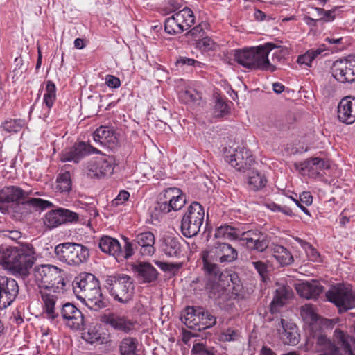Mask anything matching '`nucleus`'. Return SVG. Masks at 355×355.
Here are the masks:
<instances>
[{
	"label": "nucleus",
	"mask_w": 355,
	"mask_h": 355,
	"mask_svg": "<svg viewBox=\"0 0 355 355\" xmlns=\"http://www.w3.org/2000/svg\"><path fill=\"white\" fill-rule=\"evenodd\" d=\"M73 292L90 310L105 308L107 301L103 295L98 279L92 273H81L73 282Z\"/></svg>",
	"instance_id": "obj_1"
},
{
	"label": "nucleus",
	"mask_w": 355,
	"mask_h": 355,
	"mask_svg": "<svg viewBox=\"0 0 355 355\" xmlns=\"http://www.w3.org/2000/svg\"><path fill=\"white\" fill-rule=\"evenodd\" d=\"M272 49V43L268 42L250 49L236 50L234 59L247 69L273 71L275 67L268 59V55Z\"/></svg>",
	"instance_id": "obj_2"
},
{
	"label": "nucleus",
	"mask_w": 355,
	"mask_h": 355,
	"mask_svg": "<svg viewBox=\"0 0 355 355\" xmlns=\"http://www.w3.org/2000/svg\"><path fill=\"white\" fill-rule=\"evenodd\" d=\"M353 329L355 334V321ZM334 337L340 347H336L324 335L317 336L315 351L320 352L319 355H355V339L338 329L334 331Z\"/></svg>",
	"instance_id": "obj_3"
},
{
	"label": "nucleus",
	"mask_w": 355,
	"mask_h": 355,
	"mask_svg": "<svg viewBox=\"0 0 355 355\" xmlns=\"http://www.w3.org/2000/svg\"><path fill=\"white\" fill-rule=\"evenodd\" d=\"M33 279L41 290L64 292L66 286L64 271L53 265H39L33 269Z\"/></svg>",
	"instance_id": "obj_4"
},
{
	"label": "nucleus",
	"mask_w": 355,
	"mask_h": 355,
	"mask_svg": "<svg viewBox=\"0 0 355 355\" xmlns=\"http://www.w3.org/2000/svg\"><path fill=\"white\" fill-rule=\"evenodd\" d=\"M237 251L230 244L216 243L208 250L202 253L204 269L207 273L218 275L219 268L216 262L229 263L236 259Z\"/></svg>",
	"instance_id": "obj_5"
},
{
	"label": "nucleus",
	"mask_w": 355,
	"mask_h": 355,
	"mask_svg": "<svg viewBox=\"0 0 355 355\" xmlns=\"http://www.w3.org/2000/svg\"><path fill=\"white\" fill-rule=\"evenodd\" d=\"M207 274L209 279L206 284V290L211 298H220L227 295V293L230 291L232 294L237 295L241 290V285L236 282H239L237 277L224 275L220 272V270H218L217 275L214 272Z\"/></svg>",
	"instance_id": "obj_6"
},
{
	"label": "nucleus",
	"mask_w": 355,
	"mask_h": 355,
	"mask_svg": "<svg viewBox=\"0 0 355 355\" xmlns=\"http://www.w3.org/2000/svg\"><path fill=\"white\" fill-rule=\"evenodd\" d=\"M105 287L115 300L122 304L132 299L135 288L131 277L125 274L107 276Z\"/></svg>",
	"instance_id": "obj_7"
},
{
	"label": "nucleus",
	"mask_w": 355,
	"mask_h": 355,
	"mask_svg": "<svg viewBox=\"0 0 355 355\" xmlns=\"http://www.w3.org/2000/svg\"><path fill=\"white\" fill-rule=\"evenodd\" d=\"M55 258L69 266H77L87 261L89 252L87 247L76 243H63L54 249Z\"/></svg>",
	"instance_id": "obj_8"
},
{
	"label": "nucleus",
	"mask_w": 355,
	"mask_h": 355,
	"mask_svg": "<svg viewBox=\"0 0 355 355\" xmlns=\"http://www.w3.org/2000/svg\"><path fill=\"white\" fill-rule=\"evenodd\" d=\"M205 210L198 202H193L185 211L181 221V231L186 237L198 234L204 222Z\"/></svg>",
	"instance_id": "obj_9"
},
{
	"label": "nucleus",
	"mask_w": 355,
	"mask_h": 355,
	"mask_svg": "<svg viewBox=\"0 0 355 355\" xmlns=\"http://www.w3.org/2000/svg\"><path fill=\"white\" fill-rule=\"evenodd\" d=\"M326 297L338 308L339 313L355 308V292L349 284H337L331 286Z\"/></svg>",
	"instance_id": "obj_10"
},
{
	"label": "nucleus",
	"mask_w": 355,
	"mask_h": 355,
	"mask_svg": "<svg viewBox=\"0 0 355 355\" xmlns=\"http://www.w3.org/2000/svg\"><path fill=\"white\" fill-rule=\"evenodd\" d=\"M186 204V197L178 187H169L158 196L155 209L162 214L180 210Z\"/></svg>",
	"instance_id": "obj_11"
},
{
	"label": "nucleus",
	"mask_w": 355,
	"mask_h": 355,
	"mask_svg": "<svg viewBox=\"0 0 355 355\" xmlns=\"http://www.w3.org/2000/svg\"><path fill=\"white\" fill-rule=\"evenodd\" d=\"M182 322L189 328L205 329L216 323V318L202 307L187 306L181 316Z\"/></svg>",
	"instance_id": "obj_12"
},
{
	"label": "nucleus",
	"mask_w": 355,
	"mask_h": 355,
	"mask_svg": "<svg viewBox=\"0 0 355 355\" xmlns=\"http://www.w3.org/2000/svg\"><path fill=\"white\" fill-rule=\"evenodd\" d=\"M195 20L193 11L185 7L165 19V31L170 35L181 33L190 28L194 24Z\"/></svg>",
	"instance_id": "obj_13"
},
{
	"label": "nucleus",
	"mask_w": 355,
	"mask_h": 355,
	"mask_svg": "<svg viewBox=\"0 0 355 355\" xmlns=\"http://www.w3.org/2000/svg\"><path fill=\"white\" fill-rule=\"evenodd\" d=\"M295 168L302 175L316 179L323 177L325 171L329 168V164L324 159L312 157L304 162L295 163Z\"/></svg>",
	"instance_id": "obj_14"
},
{
	"label": "nucleus",
	"mask_w": 355,
	"mask_h": 355,
	"mask_svg": "<svg viewBox=\"0 0 355 355\" xmlns=\"http://www.w3.org/2000/svg\"><path fill=\"white\" fill-rule=\"evenodd\" d=\"M332 76L340 83L355 81V55L335 61L331 67Z\"/></svg>",
	"instance_id": "obj_15"
},
{
	"label": "nucleus",
	"mask_w": 355,
	"mask_h": 355,
	"mask_svg": "<svg viewBox=\"0 0 355 355\" xmlns=\"http://www.w3.org/2000/svg\"><path fill=\"white\" fill-rule=\"evenodd\" d=\"M60 316L63 324L73 330L83 329L85 320L81 311L73 304L67 302L62 305L59 317Z\"/></svg>",
	"instance_id": "obj_16"
},
{
	"label": "nucleus",
	"mask_w": 355,
	"mask_h": 355,
	"mask_svg": "<svg viewBox=\"0 0 355 355\" xmlns=\"http://www.w3.org/2000/svg\"><path fill=\"white\" fill-rule=\"evenodd\" d=\"M13 257L12 269L22 275H26L34 263L33 248L28 245L17 246L14 250Z\"/></svg>",
	"instance_id": "obj_17"
},
{
	"label": "nucleus",
	"mask_w": 355,
	"mask_h": 355,
	"mask_svg": "<svg viewBox=\"0 0 355 355\" xmlns=\"http://www.w3.org/2000/svg\"><path fill=\"white\" fill-rule=\"evenodd\" d=\"M115 162L112 156L91 160L87 165V174L92 178H101L113 173Z\"/></svg>",
	"instance_id": "obj_18"
},
{
	"label": "nucleus",
	"mask_w": 355,
	"mask_h": 355,
	"mask_svg": "<svg viewBox=\"0 0 355 355\" xmlns=\"http://www.w3.org/2000/svg\"><path fill=\"white\" fill-rule=\"evenodd\" d=\"M19 293V286L16 280L6 276L0 277V309L10 306Z\"/></svg>",
	"instance_id": "obj_19"
},
{
	"label": "nucleus",
	"mask_w": 355,
	"mask_h": 355,
	"mask_svg": "<svg viewBox=\"0 0 355 355\" xmlns=\"http://www.w3.org/2000/svg\"><path fill=\"white\" fill-rule=\"evenodd\" d=\"M241 245H245L250 250L263 252L270 243L269 239L265 234L257 231L250 230L242 233L239 237Z\"/></svg>",
	"instance_id": "obj_20"
},
{
	"label": "nucleus",
	"mask_w": 355,
	"mask_h": 355,
	"mask_svg": "<svg viewBox=\"0 0 355 355\" xmlns=\"http://www.w3.org/2000/svg\"><path fill=\"white\" fill-rule=\"evenodd\" d=\"M62 293L63 292H57L55 290L40 291L43 314L48 320L53 321L59 318V311L56 310V304Z\"/></svg>",
	"instance_id": "obj_21"
},
{
	"label": "nucleus",
	"mask_w": 355,
	"mask_h": 355,
	"mask_svg": "<svg viewBox=\"0 0 355 355\" xmlns=\"http://www.w3.org/2000/svg\"><path fill=\"white\" fill-rule=\"evenodd\" d=\"M100 150L89 144L79 142L76 144L70 150L62 153L61 161L73 162L78 163L80 159L91 154H98Z\"/></svg>",
	"instance_id": "obj_22"
},
{
	"label": "nucleus",
	"mask_w": 355,
	"mask_h": 355,
	"mask_svg": "<svg viewBox=\"0 0 355 355\" xmlns=\"http://www.w3.org/2000/svg\"><path fill=\"white\" fill-rule=\"evenodd\" d=\"M225 160L238 171L248 169L254 163L251 152L245 148H236L232 154L226 156Z\"/></svg>",
	"instance_id": "obj_23"
},
{
	"label": "nucleus",
	"mask_w": 355,
	"mask_h": 355,
	"mask_svg": "<svg viewBox=\"0 0 355 355\" xmlns=\"http://www.w3.org/2000/svg\"><path fill=\"white\" fill-rule=\"evenodd\" d=\"M93 139L101 146L114 148L119 144L118 134L112 127L101 125L93 132Z\"/></svg>",
	"instance_id": "obj_24"
},
{
	"label": "nucleus",
	"mask_w": 355,
	"mask_h": 355,
	"mask_svg": "<svg viewBox=\"0 0 355 355\" xmlns=\"http://www.w3.org/2000/svg\"><path fill=\"white\" fill-rule=\"evenodd\" d=\"M338 119L343 123L352 124L355 122V98L346 96L338 105Z\"/></svg>",
	"instance_id": "obj_25"
},
{
	"label": "nucleus",
	"mask_w": 355,
	"mask_h": 355,
	"mask_svg": "<svg viewBox=\"0 0 355 355\" xmlns=\"http://www.w3.org/2000/svg\"><path fill=\"white\" fill-rule=\"evenodd\" d=\"M102 322L110 325L114 329L128 332L133 329L134 322L126 317L110 313L102 317Z\"/></svg>",
	"instance_id": "obj_26"
},
{
	"label": "nucleus",
	"mask_w": 355,
	"mask_h": 355,
	"mask_svg": "<svg viewBox=\"0 0 355 355\" xmlns=\"http://www.w3.org/2000/svg\"><path fill=\"white\" fill-rule=\"evenodd\" d=\"M155 236L150 232L138 234L134 241L139 248V252L143 256H151L155 252Z\"/></svg>",
	"instance_id": "obj_27"
},
{
	"label": "nucleus",
	"mask_w": 355,
	"mask_h": 355,
	"mask_svg": "<svg viewBox=\"0 0 355 355\" xmlns=\"http://www.w3.org/2000/svg\"><path fill=\"white\" fill-rule=\"evenodd\" d=\"M280 324L281 327L278 329V331L283 342L287 345H297L300 340V336L296 325L286 322L284 319H281Z\"/></svg>",
	"instance_id": "obj_28"
},
{
	"label": "nucleus",
	"mask_w": 355,
	"mask_h": 355,
	"mask_svg": "<svg viewBox=\"0 0 355 355\" xmlns=\"http://www.w3.org/2000/svg\"><path fill=\"white\" fill-rule=\"evenodd\" d=\"M296 291L304 298L315 299L323 291V287L316 281L306 282L297 284Z\"/></svg>",
	"instance_id": "obj_29"
},
{
	"label": "nucleus",
	"mask_w": 355,
	"mask_h": 355,
	"mask_svg": "<svg viewBox=\"0 0 355 355\" xmlns=\"http://www.w3.org/2000/svg\"><path fill=\"white\" fill-rule=\"evenodd\" d=\"M132 270L145 282H151L157 279L156 268L148 263H139L137 265H134Z\"/></svg>",
	"instance_id": "obj_30"
},
{
	"label": "nucleus",
	"mask_w": 355,
	"mask_h": 355,
	"mask_svg": "<svg viewBox=\"0 0 355 355\" xmlns=\"http://www.w3.org/2000/svg\"><path fill=\"white\" fill-rule=\"evenodd\" d=\"M98 246L102 252L114 256L116 259L120 254V243L116 239L108 236L101 237Z\"/></svg>",
	"instance_id": "obj_31"
},
{
	"label": "nucleus",
	"mask_w": 355,
	"mask_h": 355,
	"mask_svg": "<svg viewBox=\"0 0 355 355\" xmlns=\"http://www.w3.org/2000/svg\"><path fill=\"white\" fill-rule=\"evenodd\" d=\"M300 314L304 321L310 326L311 329H317L320 327V318L312 305L306 304L301 306Z\"/></svg>",
	"instance_id": "obj_32"
},
{
	"label": "nucleus",
	"mask_w": 355,
	"mask_h": 355,
	"mask_svg": "<svg viewBox=\"0 0 355 355\" xmlns=\"http://www.w3.org/2000/svg\"><path fill=\"white\" fill-rule=\"evenodd\" d=\"M162 250L169 257H178L182 252L179 239L173 236H166L164 239Z\"/></svg>",
	"instance_id": "obj_33"
},
{
	"label": "nucleus",
	"mask_w": 355,
	"mask_h": 355,
	"mask_svg": "<svg viewBox=\"0 0 355 355\" xmlns=\"http://www.w3.org/2000/svg\"><path fill=\"white\" fill-rule=\"evenodd\" d=\"M292 295L291 289L286 286H280L276 289V294L271 302L270 309L272 313L277 312L279 308L282 306L286 300Z\"/></svg>",
	"instance_id": "obj_34"
},
{
	"label": "nucleus",
	"mask_w": 355,
	"mask_h": 355,
	"mask_svg": "<svg viewBox=\"0 0 355 355\" xmlns=\"http://www.w3.org/2000/svg\"><path fill=\"white\" fill-rule=\"evenodd\" d=\"M24 194V191L18 187H5L0 191V201L2 202H15L21 199Z\"/></svg>",
	"instance_id": "obj_35"
},
{
	"label": "nucleus",
	"mask_w": 355,
	"mask_h": 355,
	"mask_svg": "<svg viewBox=\"0 0 355 355\" xmlns=\"http://www.w3.org/2000/svg\"><path fill=\"white\" fill-rule=\"evenodd\" d=\"M272 254L281 266L289 265L293 261V257L291 252L280 245L272 246Z\"/></svg>",
	"instance_id": "obj_36"
},
{
	"label": "nucleus",
	"mask_w": 355,
	"mask_h": 355,
	"mask_svg": "<svg viewBox=\"0 0 355 355\" xmlns=\"http://www.w3.org/2000/svg\"><path fill=\"white\" fill-rule=\"evenodd\" d=\"M71 178L69 171L58 173L55 181V190L60 193H69L71 190Z\"/></svg>",
	"instance_id": "obj_37"
},
{
	"label": "nucleus",
	"mask_w": 355,
	"mask_h": 355,
	"mask_svg": "<svg viewBox=\"0 0 355 355\" xmlns=\"http://www.w3.org/2000/svg\"><path fill=\"white\" fill-rule=\"evenodd\" d=\"M296 241L304 250L308 259L313 262L321 263L323 261V257L320 253L311 243L297 238Z\"/></svg>",
	"instance_id": "obj_38"
},
{
	"label": "nucleus",
	"mask_w": 355,
	"mask_h": 355,
	"mask_svg": "<svg viewBox=\"0 0 355 355\" xmlns=\"http://www.w3.org/2000/svg\"><path fill=\"white\" fill-rule=\"evenodd\" d=\"M44 226L51 230L62 224V218L61 217L60 209H57L48 211L43 218Z\"/></svg>",
	"instance_id": "obj_39"
},
{
	"label": "nucleus",
	"mask_w": 355,
	"mask_h": 355,
	"mask_svg": "<svg viewBox=\"0 0 355 355\" xmlns=\"http://www.w3.org/2000/svg\"><path fill=\"white\" fill-rule=\"evenodd\" d=\"M138 341L136 338L127 337L123 338L119 345L121 355H139L137 353Z\"/></svg>",
	"instance_id": "obj_40"
},
{
	"label": "nucleus",
	"mask_w": 355,
	"mask_h": 355,
	"mask_svg": "<svg viewBox=\"0 0 355 355\" xmlns=\"http://www.w3.org/2000/svg\"><path fill=\"white\" fill-rule=\"evenodd\" d=\"M248 182L252 190L258 191L266 186L267 180L262 173L253 171L248 175Z\"/></svg>",
	"instance_id": "obj_41"
},
{
	"label": "nucleus",
	"mask_w": 355,
	"mask_h": 355,
	"mask_svg": "<svg viewBox=\"0 0 355 355\" xmlns=\"http://www.w3.org/2000/svg\"><path fill=\"white\" fill-rule=\"evenodd\" d=\"M15 247L0 246V263L12 269L14 263V250Z\"/></svg>",
	"instance_id": "obj_42"
},
{
	"label": "nucleus",
	"mask_w": 355,
	"mask_h": 355,
	"mask_svg": "<svg viewBox=\"0 0 355 355\" xmlns=\"http://www.w3.org/2000/svg\"><path fill=\"white\" fill-rule=\"evenodd\" d=\"M215 236L218 239H224L227 240L239 239L240 236L238 234L235 228L229 226H220L216 230Z\"/></svg>",
	"instance_id": "obj_43"
},
{
	"label": "nucleus",
	"mask_w": 355,
	"mask_h": 355,
	"mask_svg": "<svg viewBox=\"0 0 355 355\" xmlns=\"http://www.w3.org/2000/svg\"><path fill=\"white\" fill-rule=\"evenodd\" d=\"M178 93L180 99L187 104L196 103L201 98L200 94L191 87L178 90Z\"/></svg>",
	"instance_id": "obj_44"
},
{
	"label": "nucleus",
	"mask_w": 355,
	"mask_h": 355,
	"mask_svg": "<svg viewBox=\"0 0 355 355\" xmlns=\"http://www.w3.org/2000/svg\"><path fill=\"white\" fill-rule=\"evenodd\" d=\"M123 239L124 241L123 250L120 245V254H119L118 260L128 259L134 254L135 250L138 248L134 241H130L127 237H123Z\"/></svg>",
	"instance_id": "obj_45"
},
{
	"label": "nucleus",
	"mask_w": 355,
	"mask_h": 355,
	"mask_svg": "<svg viewBox=\"0 0 355 355\" xmlns=\"http://www.w3.org/2000/svg\"><path fill=\"white\" fill-rule=\"evenodd\" d=\"M56 87L53 83L48 81L46 86L43 102L48 107H53L56 98Z\"/></svg>",
	"instance_id": "obj_46"
},
{
	"label": "nucleus",
	"mask_w": 355,
	"mask_h": 355,
	"mask_svg": "<svg viewBox=\"0 0 355 355\" xmlns=\"http://www.w3.org/2000/svg\"><path fill=\"white\" fill-rule=\"evenodd\" d=\"M206 28H207V24L205 22L200 23L190 30L187 35L195 43L198 42V39H201L206 35L205 31Z\"/></svg>",
	"instance_id": "obj_47"
},
{
	"label": "nucleus",
	"mask_w": 355,
	"mask_h": 355,
	"mask_svg": "<svg viewBox=\"0 0 355 355\" xmlns=\"http://www.w3.org/2000/svg\"><path fill=\"white\" fill-rule=\"evenodd\" d=\"M24 125V123L21 119H9L2 123L1 128L3 130L12 133L19 132Z\"/></svg>",
	"instance_id": "obj_48"
},
{
	"label": "nucleus",
	"mask_w": 355,
	"mask_h": 355,
	"mask_svg": "<svg viewBox=\"0 0 355 355\" xmlns=\"http://www.w3.org/2000/svg\"><path fill=\"white\" fill-rule=\"evenodd\" d=\"M196 48L201 51H209L214 50L216 46L215 42L208 36L205 35L201 39H198V42L193 43Z\"/></svg>",
	"instance_id": "obj_49"
},
{
	"label": "nucleus",
	"mask_w": 355,
	"mask_h": 355,
	"mask_svg": "<svg viewBox=\"0 0 355 355\" xmlns=\"http://www.w3.org/2000/svg\"><path fill=\"white\" fill-rule=\"evenodd\" d=\"M26 205L32 206L33 207L44 210L48 207L53 206V204L41 198H31L26 201L24 203Z\"/></svg>",
	"instance_id": "obj_50"
},
{
	"label": "nucleus",
	"mask_w": 355,
	"mask_h": 355,
	"mask_svg": "<svg viewBox=\"0 0 355 355\" xmlns=\"http://www.w3.org/2000/svg\"><path fill=\"white\" fill-rule=\"evenodd\" d=\"M61 217L62 218V224L65 223L77 222L79 218V214L67 209L59 208Z\"/></svg>",
	"instance_id": "obj_51"
},
{
	"label": "nucleus",
	"mask_w": 355,
	"mask_h": 355,
	"mask_svg": "<svg viewBox=\"0 0 355 355\" xmlns=\"http://www.w3.org/2000/svg\"><path fill=\"white\" fill-rule=\"evenodd\" d=\"M239 337V331L232 329H227L219 335L220 340L224 342L235 341L237 340Z\"/></svg>",
	"instance_id": "obj_52"
},
{
	"label": "nucleus",
	"mask_w": 355,
	"mask_h": 355,
	"mask_svg": "<svg viewBox=\"0 0 355 355\" xmlns=\"http://www.w3.org/2000/svg\"><path fill=\"white\" fill-rule=\"evenodd\" d=\"M272 44L273 46L272 51H274L272 55V61L274 63L280 62L282 60L285 59L286 56L288 55V51L286 48L276 46L272 43Z\"/></svg>",
	"instance_id": "obj_53"
},
{
	"label": "nucleus",
	"mask_w": 355,
	"mask_h": 355,
	"mask_svg": "<svg viewBox=\"0 0 355 355\" xmlns=\"http://www.w3.org/2000/svg\"><path fill=\"white\" fill-rule=\"evenodd\" d=\"M214 114L217 117H220L228 112V106L220 98L216 99L214 105Z\"/></svg>",
	"instance_id": "obj_54"
},
{
	"label": "nucleus",
	"mask_w": 355,
	"mask_h": 355,
	"mask_svg": "<svg viewBox=\"0 0 355 355\" xmlns=\"http://www.w3.org/2000/svg\"><path fill=\"white\" fill-rule=\"evenodd\" d=\"M252 264L254 267L255 270L257 271L261 279L265 281L267 275H268V266L267 265L261 261H253Z\"/></svg>",
	"instance_id": "obj_55"
},
{
	"label": "nucleus",
	"mask_w": 355,
	"mask_h": 355,
	"mask_svg": "<svg viewBox=\"0 0 355 355\" xmlns=\"http://www.w3.org/2000/svg\"><path fill=\"white\" fill-rule=\"evenodd\" d=\"M338 7H334L331 10H325L323 17L319 18L320 21H322L324 22H331L333 21L336 16V12L338 10Z\"/></svg>",
	"instance_id": "obj_56"
},
{
	"label": "nucleus",
	"mask_w": 355,
	"mask_h": 355,
	"mask_svg": "<svg viewBox=\"0 0 355 355\" xmlns=\"http://www.w3.org/2000/svg\"><path fill=\"white\" fill-rule=\"evenodd\" d=\"M176 63L177 64L182 66L187 65L199 67H200L201 66V62H200L199 61L187 57H180V58L177 60Z\"/></svg>",
	"instance_id": "obj_57"
},
{
	"label": "nucleus",
	"mask_w": 355,
	"mask_h": 355,
	"mask_svg": "<svg viewBox=\"0 0 355 355\" xmlns=\"http://www.w3.org/2000/svg\"><path fill=\"white\" fill-rule=\"evenodd\" d=\"M105 84L112 89H116L121 86L120 79L112 75H107L105 78Z\"/></svg>",
	"instance_id": "obj_58"
},
{
	"label": "nucleus",
	"mask_w": 355,
	"mask_h": 355,
	"mask_svg": "<svg viewBox=\"0 0 355 355\" xmlns=\"http://www.w3.org/2000/svg\"><path fill=\"white\" fill-rule=\"evenodd\" d=\"M313 60V55L307 51L304 54L298 57L297 62L301 64L310 66Z\"/></svg>",
	"instance_id": "obj_59"
},
{
	"label": "nucleus",
	"mask_w": 355,
	"mask_h": 355,
	"mask_svg": "<svg viewBox=\"0 0 355 355\" xmlns=\"http://www.w3.org/2000/svg\"><path fill=\"white\" fill-rule=\"evenodd\" d=\"M130 197V193L126 191H121L116 198L114 200V203L116 205H122L126 200H128Z\"/></svg>",
	"instance_id": "obj_60"
},
{
	"label": "nucleus",
	"mask_w": 355,
	"mask_h": 355,
	"mask_svg": "<svg viewBox=\"0 0 355 355\" xmlns=\"http://www.w3.org/2000/svg\"><path fill=\"white\" fill-rule=\"evenodd\" d=\"M298 200L300 203L309 206L313 202V197L310 192L304 191L300 195V199Z\"/></svg>",
	"instance_id": "obj_61"
},
{
	"label": "nucleus",
	"mask_w": 355,
	"mask_h": 355,
	"mask_svg": "<svg viewBox=\"0 0 355 355\" xmlns=\"http://www.w3.org/2000/svg\"><path fill=\"white\" fill-rule=\"evenodd\" d=\"M345 38L343 37H338V38H334V37H327L325 39V41L327 42L330 44L340 46V49H342L346 42L344 41Z\"/></svg>",
	"instance_id": "obj_62"
},
{
	"label": "nucleus",
	"mask_w": 355,
	"mask_h": 355,
	"mask_svg": "<svg viewBox=\"0 0 355 355\" xmlns=\"http://www.w3.org/2000/svg\"><path fill=\"white\" fill-rule=\"evenodd\" d=\"M327 50L325 44H320L315 48L309 50L313 59H315L318 55H321Z\"/></svg>",
	"instance_id": "obj_63"
},
{
	"label": "nucleus",
	"mask_w": 355,
	"mask_h": 355,
	"mask_svg": "<svg viewBox=\"0 0 355 355\" xmlns=\"http://www.w3.org/2000/svg\"><path fill=\"white\" fill-rule=\"evenodd\" d=\"M192 352L195 355H202V352H205V346L202 343L195 344Z\"/></svg>",
	"instance_id": "obj_64"
}]
</instances>
